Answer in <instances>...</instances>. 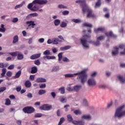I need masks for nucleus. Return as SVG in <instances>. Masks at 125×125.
Returning a JSON list of instances; mask_svg holds the SVG:
<instances>
[{"instance_id":"nucleus-9","label":"nucleus","mask_w":125,"mask_h":125,"mask_svg":"<svg viewBox=\"0 0 125 125\" xmlns=\"http://www.w3.org/2000/svg\"><path fill=\"white\" fill-rule=\"evenodd\" d=\"M82 120H87L88 121H90L92 118L90 114H85L81 117Z\"/></svg>"},{"instance_id":"nucleus-2","label":"nucleus","mask_w":125,"mask_h":125,"mask_svg":"<svg viewBox=\"0 0 125 125\" xmlns=\"http://www.w3.org/2000/svg\"><path fill=\"white\" fill-rule=\"evenodd\" d=\"M79 3L80 4L81 7L82 8L83 12L85 13V12H87V18H90V17H95L93 13H92V10L86 3H85V0H79Z\"/></svg>"},{"instance_id":"nucleus-33","label":"nucleus","mask_w":125,"mask_h":125,"mask_svg":"<svg viewBox=\"0 0 125 125\" xmlns=\"http://www.w3.org/2000/svg\"><path fill=\"white\" fill-rule=\"evenodd\" d=\"M99 87L102 89H107V88H108V86L105 84H101L99 86Z\"/></svg>"},{"instance_id":"nucleus-35","label":"nucleus","mask_w":125,"mask_h":125,"mask_svg":"<svg viewBox=\"0 0 125 125\" xmlns=\"http://www.w3.org/2000/svg\"><path fill=\"white\" fill-rule=\"evenodd\" d=\"M38 9H39V6L35 5L33 6L32 9H31V11H34V12H35L36 11H38Z\"/></svg>"},{"instance_id":"nucleus-43","label":"nucleus","mask_w":125,"mask_h":125,"mask_svg":"<svg viewBox=\"0 0 125 125\" xmlns=\"http://www.w3.org/2000/svg\"><path fill=\"white\" fill-rule=\"evenodd\" d=\"M39 14L37 13H33L30 14L29 15H28V16H32L33 17H37V16H38Z\"/></svg>"},{"instance_id":"nucleus-22","label":"nucleus","mask_w":125,"mask_h":125,"mask_svg":"<svg viewBox=\"0 0 125 125\" xmlns=\"http://www.w3.org/2000/svg\"><path fill=\"white\" fill-rule=\"evenodd\" d=\"M38 72V68L37 66H33L31 68V74H36Z\"/></svg>"},{"instance_id":"nucleus-63","label":"nucleus","mask_w":125,"mask_h":125,"mask_svg":"<svg viewBox=\"0 0 125 125\" xmlns=\"http://www.w3.org/2000/svg\"><path fill=\"white\" fill-rule=\"evenodd\" d=\"M66 90H67L68 91H73V88L71 87H67Z\"/></svg>"},{"instance_id":"nucleus-25","label":"nucleus","mask_w":125,"mask_h":125,"mask_svg":"<svg viewBox=\"0 0 125 125\" xmlns=\"http://www.w3.org/2000/svg\"><path fill=\"white\" fill-rule=\"evenodd\" d=\"M21 70H19V71H18L16 73V75L15 76V79H18V78H19L20 76H21Z\"/></svg>"},{"instance_id":"nucleus-1","label":"nucleus","mask_w":125,"mask_h":125,"mask_svg":"<svg viewBox=\"0 0 125 125\" xmlns=\"http://www.w3.org/2000/svg\"><path fill=\"white\" fill-rule=\"evenodd\" d=\"M87 71H88V69L86 68L79 72V81L83 85L86 83L87 86L93 87V86H95L97 84L96 80L93 78H90L87 80L88 77V75L86 73Z\"/></svg>"},{"instance_id":"nucleus-36","label":"nucleus","mask_w":125,"mask_h":125,"mask_svg":"<svg viewBox=\"0 0 125 125\" xmlns=\"http://www.w3.org/2000/svg\"><path fill=\"white\" fill-rule=\"evenodd\" d=\"M60 27H61V28H66V27H67V23L64 21H62L60 24Z\"/></svg>"},{"instance_id":"nucleus-32","label":"nucleus","mask_w":125,"mask_h":125,"mask_svg":"<svg viewBox=\"0 0 125 125\" xmlns=\"http://www.w3.org/2000/svg\"><path fill=\"white\" fill-rule=\"evenodd\" d=\"M83 105L84 107H88V103L86 99H84L83 100Z\"/></svg>"},{"instance_id":"nucleus-54","label":"nucleus","mask_w":125,"mask_h":125,"mask_svg":"<svg viewBox=\"0 0 125 125\" xmlns=\"http://www.w3.org/2000/svg\"><path fill=\"white\" fill-rule=\"evenodd\" d=\"M62 61H63V62H70V60L67 58V57L63 58Z\"/></svg>"},{"instance_id":"nucleus-19","label":"nucleus","mask_w":125,"mask_h":125,"mask_svg":"<svg viewBox=\"0 0 125 125\" xmlns=\"http://www.w3.org/2000/svg\"><path fill=\"white\" fill-rule=\"evenodd\" d=\"M71 46L70 45H66L64 47H62L60 48V50L61 51H65V50H68V49H70L71 48Z\"/></svg>"},{"instance_id":"nucleus-48","label":"nucleus","mask_w":125,"mask_h":125,"mask_svg":"<svg viewBox=\"0 0 125 125\" xmlns=\"http://www.w3.org/2000/svg\"><path fill=\"white\" fill-rule=\"evenodd\" d=\"M11 104V102L10 101V100H9V99H6L5 105H10Z\"/></svg>"},{"instance_id":"nucleus-41","label":"nucleus","mask_w":125,"mask_h":125,"mask_svg":"<svg viewBox=\"0 0 125 125\" xmlns=\"http://www.w3.org/2000/svg\"><path fill=\"white\" fill-rule=\"evenodd\" d=\"M105 39V36H100L97 38V40L100 42V41H103Z\"/></svg>"},{"instance_id":"nucleus-13","label":"nucleus","mask_w":125,"mask_h":125,"mask_svg":"<svg viewBox=\"0 0 125 125\" xmlns=\"http://www.w3.org/2000/svg\"><path fill=\"white\" fill-rule=\"evenodd\" d=\"M105 35L108 38L109 37H111V38H117V36L114 35L113 32L112 31H110L109 32H106L105 33Z\"/></svg>"},{"instance_id":"nucleus-29","label":"nucleus","mask_w":125,"mask_h":125,"mask_svg":"<svg viewBox=\"0 0 125 125\" xmlns=\"http://www.w3.org/2000/svg\"><path fill=\"white\" fill-rule=\"evenodd\" d=\"M101 5V0H98V1L96 3L95 8H97Z\"/></svg>"},{"instance_id":"nucleus-59","label":"nucleus","mask_w":125,"mask_h":125,"mask_svg":"<svg viewBox=\"0 0 125 125\" xmlns=\"http://www.w3.org/2000/svg\"><path fill=\"white\" fill-rule=\"evenodd\" d=\"M62 15H68L69 14V11H63L62 12Z\"/></svg>"},{"instance_id":"nucleus-47","label":"nucleus","mask_w":125,"mask_h":125,"mask_svg":"<svg viewBox=\"0 0 125 125\" xmlns=\"http://www.w3.org/2000/svg\"><path fill=\"white\" fill-rule=\"evenodd\" d=\"M34 64H35V65H41V62H40V60H37L34 61Z\"/></svg>"},{"instance_id":"nucleus-42","label":"nucleus","mask_w":125,"mask_h":125,"mask_svg":"<svg viewBox=\"0 0 125 125\" xmlns=\"http://www.w3.org/2000/svg\"><path fill=\"white\" fill-rule=\"evenodd\" d=\"M73 91H76V92H78L79 91V85H75L73 88Z\"/></svg>"},{"instance_id":"nucleus-53","label":"nucleus","mask_w":125,"mask_h":125,"mask_svg":"<svg viewBox=\"0 0 125 125\" xmlns=\"http://www.w3.org/2000/svg\"><path fill=\"white\" fill-rule=\"evenodd\" d=\"M21 89H22V87L21 86H19L16 87V90L17 92H19L20 91H21Z\"/></svg>"},{"instance_id":"nucleus-57","label":"nucleus","mask_w":125,"mask_h":125,"mask_svg":"<svg viewBox=\"0 0 125 125\" xmlns=\"http://www.w3.org/2000/svg\"><path fill=\"white\" fill-rule=\"evenodd\" d=\"M14 69V65L12 64L8 67V70H13Z\"/></svg>"},{"instance_id":"nucleus-58","label":"nucleus","mask_w":125,"mask_h":125,"mask_svg":"<svg viewBox=\"0 0 125 125\" xmlns=\"http://www.w3.org/2000/svg\"><path fill=\"white\" fill-rule=\"evenodd\" d=\"M27 97L28 98H33V94L30 92L28 93L27 95Z\"/></svg>"},{"instance_id":"nucleus-17","label":"nucleus","mask_w":125,"mask_h":125,"mask_svg":"<svg viewBox=\"0 0 125 125\" xmlns=\"http://www.w3.org/2000/svg\"><path fill=\"white\" fill-rule=\"evenodd\" d=\"M26 24H29L28 27H30V26H32V28H35V26H36V24L35 23V21H27L26 22Z\"/></svg>"},{"instance_id":"nucleus-18","label":"nucleus","mask_w":125,"mask_h":125,"mask_svg":"<svg viewBox=\"0 0 125 125\" xmlns=\"http://www.w3.org/2000/svg\"><path fill=\"white\" fill-rule=\"evenodd\" d=\"M36 83H46V79L43 78H38L36 81Z\"/></svg>"},{"instance_id":"nucleus-10","label":"nucleus","mask_w":125,"mask_h":125,"mask_svg":"<svg viewBox=\"0 0 125 125\" xmlns=\"http://www.w3.org/2000/svg\"><path fill=\"white\" fill-rule=\"evenodd\" d=\"M41 53L35 54L34 55H32L30 57V59L31 60H35L36 59H38V58H40L41 57Z\"/></svg>"},{"instance_id":"nucleus-8","label":"nucleus","mask_w":125,"mask_h":125,"mask_svg":"<svg viewBox=\"0 0 125 125\" xmlns=\"http://www.w3.org/2000/svg\"><path fill=\"white\" fill-rule=\"evenodd\" d=\"M33 4H40L42 5L43 4H46L47 3V0H34L33 1Z\"/></svg>"},{"instance_id":"nucleus-52","label":"nucleus","mask_w":125,"mask_h":125,"mask_svg":"<svg viewBox=\"0 0 125 125\" xmlns=\"http://www.w3.org/2000/svg\"><path fill=\"white\" fill-rule=\"evenodd\" d=\"M12 22H13V23H17V22H18V18H14L12 20Z\"/></svg>"},{"instance_id":"nucleus-51","label":"nucleus","mask_w":125,"mask_h":125,"mask_svg":"<svg viewBox=\"0 0 125 125\" xmlns=\"http://www.w3.org/2000/svg\"><path fill=\"white\" fill-rule=\"evenodd\" d=\"M22 6H23V3H21L20 4L17 5L15 7V9H17V8H20V7H22Z\"/></svg>"},{"instance_id":"nucleus-30","label":"nucleus","mask_w":125,"mask_h":125,"mask_svg":"<svg viewBox=\"0 0 125 125\" xmlns=\"http://www.w3.org/2000/svg\"><path fill=\"white\" fill-rule=\"evenodd\" d=\"M54 24L55 26H59L60 24V21L59 19L55 20L54 21Z\"/></svg>"},{"instance_id":"nucleus-6","label":"nucleus","mask_w":125,"mask_h":125,"mask_svg":"<svg viewBox=\"0 0 125 125\" xmlns=\"http://www.w3.org/2000/svg\"><path fill=\"white\" fill-rule=\"evenodd\" d=\"M22 111L25 113L32 114V113L35 112V108L32 106H26L22 109Z\"/></svg>"},{"instance_id":"nucleus-7","label":"nucleus","mask_w":125,"mask_h":125,"mask_svg":"<svg viewBox=\"0 0 125 125\" xmlns=\"http://www.w3.org/2000/svg\"><path fill=\"white\" fill-rule=\"evenodd\" d=\"M40 110H43V111H49V110L52 109V106L47 104H44L40 106Z\"/></svg>"},{"instance_id":"nucleus-20","label":"nucleus","mask_w":125,"mask_h":125,"mask_svg":"<svg viewBox=\"0 0 125 125\" xmlns=\"http://www.w3.org/2000/svg\"><path fill=\"white\" fill-rule=\"evenodd\" d=\"M76 75H79V73H77L76 74H66L64 75L65 78H73V77H74Z\"/></svg>"},{"instance_id":"nucleus-11","label":"nucleus","mask_w":125,"mask_h":125,"mask_svg":"<svg viewBox=\"0 0 125 125\" xmlns=\"http://www.w3.org/2000/svg\"><path fill=\"white\" fill-rule=\"evenodd\" d=\"M111 53L112 56H116L119 53V47H115L114 49L112 50Z\"/></svg>"},{"instance_id":"nucleus-23","label":"nucleus","mask_w":125,"mask_h":125,"mask_svg":"<svg viewBox=\"0 0 125 125\" xmlns=\"http://www.w3.org/2000/svg\"><path fill=\"white\" fill-rule=\"evenodd\" d=\"M18 41H19V38L18 35H16L13 38V43H16V42H18Z\"/></svg>"},{"instance_id":"nucleus-49","label":"nucleus","mask_w":125,"mask_h":125,"mask_svg":"<svg viewBox=\"0 0 125 125\" xmlns=\"http://www.w3.org/2000/svg\"><path fill=\"white\" fill-rule=\"evenodd\" d=\"M44 55H49L50 54V51L48 50H46L43 52Z\"/></svg>"},{"instance_id":"nucleus-56","label":"nucleus","mask_w":125,"mask_h":125,"mask_svg":"<svg viewBox=\"0 0 125 125\" xmlns=\"http://www.w3.org/2000/svg\"><path fill=\"white\" fill-rule=\"evenodd\" d=\"M94 42H95L92 40L89 39L88 40V43L89 44L90 43V44H93V45H94Z\"/></svg>"},{"instance_id":"nucleus-37","label":"nucleus","mask_w":125,"mask_h":125,"mask_svg":"<svg viewBox=\"0 0 125 125\" xmlns=\"http://www.w3.org/2000/svg\"><path fill=\"white\" fill-rule=\"evenodd\" d=\"M59 91H61V94H64L65 93V87H62L59 89Z\"/></svg>"},{"instance_id":"nucleus-14","label":"nucleus","mask_w":125,"mask_h":125,"mask_svg":"<svg viewBox=\"0 0 125 125\" xmlns=\"http://www.w3.org/2000/svg\"><path fill=\"white\" fill-rule=\"evenodd\" d=\"M118 80L120 82V83H122V84H124V83H125V78L123 77V76L119 75Z\"/></svg>"},{"instance_id":"nucleus-55","label":"nucleus","mask_w":125,"mask_h":125,"mask_svg":"<svg viewBox=\"0 0 125 125\" xmlns=\"http://www.w3.org/2000/svg\"><path fill=\"white\" fill-rule=\"evenodd\" d=\"M96 75H97V72L95 71L91 74V77H92V78H94V77H96Z\"/></svg>"},{"instance_id":"nucleus-40","label":"nucleus","mask_w":125,"mask_h":125,"mask_svg":"<svg viewBox=\"0 0 125 125\" xmlns=\"http://www.w3.org/2000/svg\"><path fill=\"white\" fill-rule=\"evenodd\" d=\"M84 27H88L89 28H91L92 27V24L86 22L83 24Z\"/></svg>"},{"instance_id":"nucleus-26","label":"nucleus","mask_w":125,"mask_h":125,"mask_svg":"<svg viewBox=\"0 0 125 125\" xmlns=\"http://www.w3.org/2000/svg\"><path fill=\"white\" fill-rule=\"evenodd\" d=\"M5 74H6V68H2V73H1V78H3L5 75Z\"/></svg>"},{"instance_id":"nucleus-31","label":"nucleus","mask_w":125,"mask_h":125,"mask_svg":"<svg viewBox=\"0 0 125 125\" xmlns=\"http://www.w3.org/2000/svg\"><path fill=\"white\" fill-rule=\"evenodd\" d=\"M59 101L60 102H62V103H66V102H67V99L66 98L61 97L59 98Z\"/></svg>"},{"instance_id":"nucleus-27","label":"nucleus","mask_w":125,"mask_h":125,"mask_svg":"<svg viewBox=\"0 0 125 125\" xmlns=\"http://www.w3.org/2000/svg\"><path fill=\"white\" fill-rule=\"evenodd\" d=\"M63 53L61 52L58 54V61L60 62L62 60V58L63 57Z\"/></svg>"},{"instance_id":"nucleus-15","label":"nucleus","mask_w":125,"mask_h":125,"mask_svg":"<svg viewBox=\"0 0 125 125\" xmlns=\"http://www.w3.org/2000/svg\"><path fill=\"white\" fill-rule=\"evenodd\" d=\"M62 42V40H59L58 38L53 39V44H58L59 42Z\"/></svg>"},{"instance_id":"nucleus-24","label":"nucleus","mask_w":125,"mask_h":125,"mask_svg":"<svg viewBox=\"0 0 125 125\" xmlns=\"http://www.w3.org/2000/svg\"><path fill=\"white\" fill-rule=\"evenodd\" d=\"M46 93V90H43V89H41V90H39L38 92V94L39 95H42V94H45Z\"/></svg>"},{"instance_id":"nucleus-44","label":"nucleus","mask_w":125,"mask_h":125,"mask_svg":"<svg viewBox=\"0 0 125 125\" xmlns=\"http://www.w3.org/2000/svg\"><path fill=\"white\" fill-rule=\"evenodd\" d=\"M100 44H101L100 41H99L98 40H97V42H94V45H95L96 46H99Z\"/></svg>"},{"instance_id":"nucleus-64","label":"nucleus","mask_w":125,"mask_h":125,"mask_svg":"<svg viewBox=\"0 0 125 125\" xmlns=\"http://www.w3.org/2000/svg\"><path fill=\"white\" fill-rule=\"evenodd\" d=\"M79 125H84V121H80L79 122Z\"/></svg>"},{"instance_id":"nucleus-45","label":"nucleus","mask_w":125,"mask_h":125,"mask_svg":"<svg viewBox=\"0 0 125 125\" xmlns=\"http://www.w3.org/2000/svg\"><path fill=\"white\" fill-rule=\"evenodd\" d=\"M42 116H43V115L42 113H37L35 115L34 117L35 118H41V117H42Z\"/></svg>"},{"instance_id":"nucleus-39","label":"nucleus","mask_w":125,"mask_h":125,"mask_svg":"<svg viewBox=\"0 0 125 125\" xmlns=\"http://www.w3.org/2000/svg\"><path fill=\"white\" fill-rule=\"evenodd\" d=\"M65 121V119L64 117H62L60 119V122H59L58 125H62L63 123Z\"/></svg>"},{"instance_id":"nucleus-28","label":"nucleus","mask_w":125,"mask_h":125,"mask_svg":"<svg viewBox=\"0 0 125 125\" xmlns=\"http://www.w3.org/2000/svg\"><path fill=\"white\" fill-rule=\"evenodd\" d=\"M67 118L69 123H72L73 121V117L71 116V115H67Z\"/></svg>"},{"instance_id":"nucleus-62","label":"nucleus","mask_w":125,"mask_h":125,"mask_svg":"<svg viewBox=\"0 0 125 125\" xmlns=\"http://www.w3.org/2000/svg\"><path fill=\"white\" fill-rule=\"evenodd\" d=\"M40 88H45V87H46V85L45 84V83L42 84L41 85H40Z\"/></svg>"},{"instance_id":"nucleus-61","label":"nucleus","mask_w":125,"mask_h":125,"mask_svg":"<svg viewBox=\"0 0 125 125\" xmlns=\"http://www.w3.org/2000/svg\"><path fill=\"white\" fill-rule=\"evenodd\" d=\"M51 96H52L53 98L55 99L56 97V93L54 92H52L51 93Z\"/></svg>"},{"instance_id":"nucleus-60","label":"nucleus","mask_w":125,"mask_h":125,"mask_svg":"<svg viewBox=\"0 0 125 125\" xmlns=\"http://www.w3.org/2000/svg\"><path fill=\"white\" fill-rule=\"evenodd\" d=\"M58 8H60V9H62V8H67V7L62 5V4H60L58 5Z\"/></svg>"},{"instance_id":"nucleus-34","label":"nucleus","mask_w":125,"mask_h":125,"mask_svg":"<svg viewBox=\"0 0 125 125\" xmlns=\"http://www.w3.org/2000/svg\"><path fill=\"white\" fill-rule=\"evenodd\" d=\"M60 68L59 66H54L52 69V72H57V71H59Z\"/></svg>"},{"instance_id":"nucleus-5","label":"nucleus","mask_w":125,"mask_h":125,"mask_svg":"<svg viewBox=\"0 0 125 125\" xmlns=\"http://www.w3.org/2000/svg\"><path fill=\"white\" fill-rule=\"evenodd\" d=\"M9 54L13 56V57H16L17 56L18 60H23L24 59V55L21 52L16 51L9 53Z\"/></svg>"},{"instance_id":"nucleus-12","label":"nucleus","mask_w":125,"mask_h":125,"mask_svg":"<svg viewBox=\"0 0 125 125\" xmlns=\"http://www.w3.org/2000/svg\"><path fill=\"white\" fill-rule=\"evenodd\" d=\"M43 60H46V59H47L48 60H54V59H56V57H55V56H43L42 57Z\"/></svg>"},{"instance_id":"nucleus-21","label":"nucleus","mask_w":125,"mask_h":125,"mask_svg":"<svg viewBox=\"0 0 125 125\" xmlns=\"http://www.w3.org/2000/svg\"><path fill=\"white\" fill-rule=\"evenodd\" d=\"M105 30V27H101L98 28V29H95V33H98V32H103Z\"/></svg>"},{"instance_id":"nucleus-3","label":"nucleus","mask_w":125,"mask_h":125,"mask_svg":"<svg viewBox=\"0 0 125 125\" xmlns=\"http://www.w3.org/2000/svg\"><path fill=\"white\" fill-rule=\"evenodd\" d=\"M91 36L89 35H85L83 36L81 39V43L85 49H89L90 47L88 43V40H90Z\"/></svg>"},{"instance_id":"nucleus-46","label":"nucleus","mask_w":125,"mask_h":125,"mask_svg":"<svg viewBox=\"0 0 125 125\" xmlns=\"http://www.w3.org/2000/svg\"><path fill=\"white\" fill-rule=\"evenodd\" d=\"M6 76L10 78L12 76V72L10 71H8L6 73Z\"/></svg>"},{"instance_id":"nucleus-50","label":"nucleus","mask_w":125,"mask_h":125,"mask_svg":"<svg viewBox=\"0 0 125 125\" xmlns=\"http://www.w3.org/2000/svg\"><path fill=\"white\" fill-rule=\"evenodd\" d=\"M6 90V87H0V93L1 92H3L4 90Z\"/></svg>"},{"instance_id":"nucleus-38","label":"nucleus","mask_w":125,"mask_h":125,"mask_svg":"<svg viewBox=\"0 0 125 125\" xmlns=\"http://www.w3.org/2000/svg\"><path fill=\"white\" fill-rule=\"evenodd\" d=\"M33 6H34V3L32 2V3L28 4L27 5V8L32 11V9H33Z\"/></svg>"},{"instance_id":"nucleus-16","label":"nucleus","mask_w":125,"mask_h":125,"mask_svg":"<svg viewBox=\"0 0 125 125\" xmlns=\"http://www.w3.org/2000/svg\"><path fill=\"white\" fill-rule=\"evenodd\" d=\"M24 85L27 88H30V87L32 86V83H31L30 81L27 80L24 83Z\"/></svg>"},{"instance_id":"nucleus-4","label":"nucleus","mask_w":125,"mask_h":125,"mask_svg":"<svg viewBox=\"0 0 125 125\" xmlns=\"http://www.w3.org/2000/svg\"><path fill=\"white\" fill-rule=\"evenodd\" d=\"M125 107V105H123L119 106L116 109L114 113V118L121 119V118H123L124 116H125V110H124Z\"/></svg>"}]
</instances>
